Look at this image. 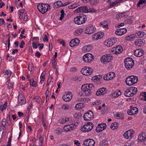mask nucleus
<instances>
[{
  "label": "nucleus",
  "mask_w": 146,
  "mask_h": 146,
  "mask_svg": "<svg viewBox=\"0 0 146 146\" xmlns=\"http://www.w3.org/2000/svg\"><path fill=\"white\" fill-rule=\"evenodd\" d=\"M32 46L34 48H37V43L34 42H33Z\"/></svg>",
  "instance_id": "63"
},
{
  "label": "nucleus",
  "mask_w": 146,
  "mask_h": 146,
  "mask_svg": "<svg viewBox=\"0 0 146 146\" xmlns=\"http://www.w3.org/2000/svg\"><path fill=\"white\" fill-rule=\"evenodd\" d=\"M38 11L42 14L45 13L50 8V6L47 4H38L37 5Z\"/></svg>",
  "instance_id": "4"
},
{
  "label": "nucleus",
  "mask_w": 146,
  "mask_h": 146,
  "mask_svg": "<svg viewBox=\"0 0 146 146\" xmlns=\"http://www.w3.org/2000/svg\"><path fill=\"white\" fill-rule=\"evenodd\" d=\"M114 117L118 119H124V114L120 112H117L114 114Z\"/></svg>",
  "instance_id": "24"
},
{
  "label": "nucleus",
  "mask_w": 146,
  "mask_h": 146,
  "mask_svg": "<svg viewBox=\"0 0 146 146\" xmlns=\"http://www.w3.org/2000/svg\"><path fill=\"white\" fill-rule=\"evenodd\" d=\"M91 128L90 127H88L87 125L86 124L84 125L81 128V130L83 132H86L90 131Z\"/></svg>",
  "instance_id": "25"
},
{
  "label": "nucleus",
  "mask_w": 146,
  "mask_h": 146,
  "mask_svg": "<svg viewBox=\"0 0 146 146\" xmlns=\"http://www.w3.org/2000/svg\"><path fill=\"white\" fill-rule=\"evenodd\" d=\"M56 133L57 134H61L63 131L62 129L60 128H58L55 130Z\"/></svg>",
  "instance_id": "40"
},
{
  "label": "nucleus",
  "mask_w": 146,
  "mask_h": 146,
  "mask_svg": "<svg viewBox=\"0 0 146 146\" xmlns=\"http://www.w3.org/2000/svg\"><path fill=\"white\" fill-rule=\"evenodd\" d=\"M94 56L90 53H87L84 55L82 57L83 61L87 63L90 62L94 59Z\"/></svg>",
  "instance_id": "8"
},
{
  "label": "nucleus",
  "mask_w": 146,
  "mask_h": 146,
  "mask_svg": "<svg viewBox=\"0 0 146 146\" xmlns=\"http://www.w3.org/2000/svg\"><path fill=\"white\" fill-rule=\"evenodd\" d=\"M46 72L45 71H44L43 72L40 76V78L41 79V82H43L45 78V75L46 74Z\"/></svg>",
  "instance_id": "42"
},
{
  "label": "nucleus",
  "mask_w": 146,
  "mask_h": 146,
  "mask_svg": "<svg viewBox=\"0 0 146 146\" xmlns=\"http://www.w3.org/2000/svg\"><path fill=\"white\" fill-rule=\"evenodd\" d=\"M28 80L30 81V84L31 86L33 87H36V82L33 79H32L31 80L29 79Z\"/></svg>",
  "instance_id": "34"
},
{
  "label": "nucleus",
  "mask_w": 146,
  "mask_h": 146,
  "mask_svg": "<svg viewBox=\"0 0 146 146\" xmlns=\"http://www.w3.org/2000/svg\"><path fill=\"white\" fill-rule=\"evenodd\" d=\"M80 42V40L77 38L72 40L69 43L70 47H73L78 44Z\"/></svg>",
  "instance_id": "22"
},
{
  "label": "nucleus",
  "mask_w": 146,
  "mask_h": 146,
  "mask_svg": "<svg viewBox=\"0 0 146 146\" xmlns=\"http://www.w3.org/2000/svg\"><path fill=\"white\" fill-rule=\"evenodd\" d=\"M106 125L105 123H103L101 124H98L96 127V131L98 132H100L106 129Z\"/></svg>",
  "instance_id": "16"
},
{
  "label": "nucleus",
  "mask_w": 146,
  "mask_h": 146,
  "mask_svg": "<svg viewBox=\"0 0 146 146\" xmlns=\"http://www.w3.org/2000/svg\"><path fill=\"white\" fill-rule=\"evenodd\" d=\"M7 103L6 102L4 104V105L3 106L2 108H1V110L3 111L4 110H5L7 108Z\"/></svg>",
  "instance_id": "55"
},
{
  "label": "nucleus",
  "mask_w": 146,
  "mask_h": 146,
  "mask_svg": "<svg viewBox=\"0 0 146 146\" xmlns=\"http://www.w3.org/2000/svg\"><path fill=\"white\" fill-rule=\"evenodd\" d=\"M93 113L90 110L88 111L87 112L84 113V119L86 121L90 120L93 119Z\"/></svg>",
  "instance_id": "10"
},
{
  "label": "nucleus",
  "mask_w": 146,
  "mask_h": 146,
  "mask_svg": "<svg viewBox=\"0 0 146 146\" xmlns=\"http://www.w3.org/2000/svg\"><path fill=\"white\" fill-rule=\"evenodd\" d=\"M145 0H140L138 2L137 5L138 7H139L140 5L143 4V3H145Z\"/></svg>",
  "instance_id": "50"
},
{
  "label": "nucleus",
  "mask_w": 146,
  "mask_h": 146,
  "mask_svg": "<svg viewBox=\"0 0 146 146\" xmlns=\"http://www.w3.org/2000/svg\"><path fill=\"white\" fill-rule=\"evenodd\" d=\"M94 86L92 84H86L83 85L81 89L83 93L82 94L85 96L90 95L93 92Z\"/></svg>",
  "instance_id": "1"
},
{
  "label": "nucleus",
  "mask_w": 146,
  "mask_h": 146,
  "mask_svg": "<svg viewBox=\"0 0 146 146\" xmlns=\"http://www.w3.org/2000/svg\"><path fill=\"white\" fill-rule=\"evenodd\" d=\"M127 31V29L125 28H121L116 30L115 33L117 35L121 36L126 33Z\"/></svg>",
  "instance_id": "19"
},
{
  "label": "nucleus",
  "mask_w": 146,
  "mask_h": 146,
  "mask_svg": "<svg viewBox=\"0 0 146 146\" xmlns=\"http://www.w3.org/2000/svg\"><path fill=\"white\" fill-rule=\"evenodd\" d=\"M104 35V33L103 32H97L93 35L92 38L94 40H98L101 38Z\"/></svg>",
  "instance_id": "18"
},
{
  "label": "nucleus",
  "mask_w": 146,
  "mask_h": 146,
  "mask_svg": "<svg viewBox=\"0 0 146 146\" xmlns=\"http://www.w3.org/2000/svg\"><path fill=\"white\" fill-rule=\"evenodd\" d=\"M138 36L140 37H142L145 35V33L144 32H143L141 31L138 32Z\"/></svg>",
  "instance_id": "46"
},
{
  "label": "nucleus",
  "mask_w": 146,
  "mask_h": 146,
  "mask_svg": "<svg viewBox=\"0 0 146 146\" xmlns=\"http://www.w3.org/2000/svg\"><path fill=\"white\" fill-rule=\"evenodd\" d=\"M81 8V11L84 13H88V8L86 6H83L80 7Z\"/></svg>",
  "instance_id": "41"
},
{
  "label": "nucleus",
  "mask_w": 146,
  "mask_h": 146,
  "mask_svg": "<svg viewBox=\"0 0 146 146\" xmlns=\"http://www.w3.org/2000/svg\"><path fill=\"white\" fill-rule=\"evenodd\" d=\"M35 101L40 104L42 103V100L41 98L40 97H38L37 98Z\"/></svg>",
  "instance_id": "53"
},
{
  "label": "nucleus",
  "mask_w": 146,
  "mask_h": 146,
  "mask_svg": "<svg viewBox=\"0 0 146 146\" xmlns=\"http://www.w3.org/2000/svg\"><path fill=\"white\" fill-rule=\"evenodd\" d=\"M87 19L86 16L84 15L83 14H80L78 16L75 18L74 21L75 23L80 25L84 23Z\"/></svg>",
  "instance_id": "2"
},
{
  "label": "nucleus",
  "mask_w": 146,
  "mask_h": 146,
  "mask_svg": "<svg viewBox=\"0 0 146 146\" xmlns=\"http://www.w3.org/2000/svg\"><path fill=\"white\" fill-rule=\"evenodd\" d=\"M138 80L137 76L132 75L128 76L126 78L125 82L127 85L131 86L136 83Z\"/></svg>",
  "instance_id": "3"
},
{
  "label": "nucleus",
  "mask_w": 146,
  "mask_h": 146,
  "mask_svg": "<svg viewBox=\"0 0 146 146\" xmlns=\"http://www.w3.org/2000/svg\"><path fill=\"white\" fill-rule=\"evenodd\" d=\"M18 15L19 19H22L23 18V14H22L21 11H20L18 13Z\"/></svg>",
  "instance_id": "62"
},
{
  "label": "nucleus",
  "mask_w": 146,
  "mask_h": 146,
  "mask_svg": "<svg viewBox=\"0 0 146 146\" xmlns=\"http://www.w3.org/2000/svg\"><path fill=\"white\" fill-rule=\"evenodd\" d=\"M92 49L91 46L89 45L84 46L82 48V50L83 51H89Z\"/></svg>",
  "instance_id": "33"
},
{
  "label": "nucleus",
  "mask_w": 146,
  "mask_h": 146,
  "mask_svg": "<svg viewBox=\"0 0 146 146\" xmlns=\"http://www.w3.org/2000/svg\"><path fill=\"white\" fill-rule=\"evenodd\" d=\"M113 42H111V41H110V40H109L107 42V44L106 45L108 47H110L112 46L113 44Z\"/></svg>",
  "instance_id": "52"
},
{
  "label": "nucleus",
  "mask_w": 146,
  "mask_h": 146,
  "mask_svg": "<svg viewBox=\"0 0 146 146\" xmlns=\"http://www.w3.org/2000/svg\"><path fill=\"white\" fill-rule=\"evenodd\" d=\"M69 126V124L64 126L63 127L64 130L66 132L70 131L71 130Z\"/></svg>",
  "instance_id": "43"
},
{
  "label": "nucleus",
  "mask_w": 146,
  "mask_h": 146,
  "mask_svg": "<svg viewBox=\"0 0 146 146\" xmlns=\"http://www.w3.org/2000/svg\"><path fill=\"white\" fill-rule=\"evenodd\" d=\"M134 64V62H133L132 63H131L128 64H125V66L126 69L128 70H130L133 67Z\"/></svg>",
  "instance_id": "28"
},
{
  "label": "nucleus",
  "mask_w": 146,
  "mask_h": 146,
  "mask_svg": "<svg viewBox=\"0 0 146 146\" xmlns=\"http://www.w3.org/2000/svg\"><path fill=\"white\" fill-rule=\"evenodd\" d=\"M144 53L143 50L139 49L136 50L134 52V55L137 57H140L143 55Z\"/></svg>",
  "instance_id": "23"
},
{
  "label": "nucleus",
  "mask_w": 146,
  "mask_h": 146,
  "mask_svg": "<svg viewBox=\"0 0 146 146\" xmlns=\"http://www.w3.org/2000/svg\"><path fill=\"white\" fill-rule=\"evenodd\" d=\"M123 50L122 46L120 45H118L113 47L111 49V52L116 54H119Z\"/></svg>",
  "instance_id": "11"
},
{
  "label": "nucleus",
  "mask_w": 146,
  "mask_h": 146,
  "mask_svg": "<svg viewBox=\"0 0 146 146\" xmlns=\"http://www.w3.org/2000/svg\"><path fill=\"white\" fill-rule=\"evenodd\" d=\"M96 11V10L94 8H89L88 9V12H94Z\"/></svg>",
  "instance_id": "54"
},
{
  "label": "nucleus",
  "mask_w": 146,
  "mask_h": 146,
  "mask_svg": "<svg viewBox=\"0 0 146 146\" xmlns=\"http://www.w3.org/2000/svg\"><path fill=\"white\" fill-rule=\"evenodd\" d=\"M25 44V43L24 42V41H22L19 45L20 47L21 48H23V46Z\"/></svg>",
  "instance_id": "60"
},
{
  "label": "nucleus",
  "mask_w": 146,
  "mask_h": 146,
  "mask_svg": "<svg viewBox=\"0 0 146 146\" xmlns=\"http://www.w3.org/2000/svg\"><path fill=\"white\" fill-rule=\"evenodd\" d=\"M134 131L133 130H130L124 133L123 137L127 139H130L132 137V135L134 133Z\"/></svg>",
  "instance_id": "15"
},
{
  "label": "nucleus",
  "mask_w": 146,
  "mask_h": 146,
  "mask_svg": "<svg viewBox=\"0 0 146 146\" xmlns=\"http://www.w3.org/2000/svg\"><path fill=\"white\" fill-rule=\"evenodd\" d=\"M13 84L11 83H9L8 85V88L9 89H12L13 88Z\"/></svg>",
  "instance_id": "56"
},
{
  "label": "nucleus",
  "mask_w": 146,
  "mask_h": 146,
  "mask_svg": "<svg viewBox=\"0 0 146 146\" xmlns=\"http://www.w3.org/2000/svg\"><path fill=\"white\" fill-rule=\"evenodd\" d=\"M95 144V142L93 139H88L84 141L83 145L84 146H94Z\"/></svg>",
  "instance_id": "12"
},
{
  "label": "nucleus",
  "mask_w": 146,
  "mask_h": 146,
  "mask_svg": "<svg viewBox=\"0 0 146 146\" xmlns=\"http://www.w3.org/2000/svg\"><path fill=\"white\" fill-rule=\"evenodd\" d=\"M126 23L128 24H130L132 23V22L131 20L130 19H127L125 21Z\"/></svg>",
  "instance_id": "61"
},
{
  "label": "nucleus",
  "mask_w": 146,
  "mask_h": 146,
  "mask_svg": "<svg viewBox=\"0 0 146 146\" xmlns=\"http://www.w3.org/2000/svg\"><path fill=\"white\" fill-rule=\"evenodd\" d=\"M110 41L113 43V45L116 42L117 40L116 38H111L110 39Z\"/></svg>",
  "instance_id": "58"
},
{
  "label": "nucleus",
  "mask_w": 146,
  "mask_h": 146,
  "mask_svg": "<svg viewBox=\"0 0 146 146\" xmlns=\"http://www.w3.org/2000/svg\"><path fill=\"white\" fill-rule=\"evenodd\" d=\"M6 120L5 119H3L2 121V126L4 127H5V125H6Z\"/></svg>",
  "instance_id": "57"
},
{
  "label": "nucleus",
  "mask_w": 146,
  "mask_h": 146,
  "mask_svg": "<svg viewBox=\"0 0 146 146\" xmlns=\"http://www.w3.org/2000/svg\"><path fill=\"white\" fill-rule=\"evenodd\" d=\"M86 125L89 127H90L91 129H92L93 127V124L92 122H86L85 123Z\"/></svg>",
  "instance_id": "47"
},
{
  "label": "nucleus",
  "mask_w": 146,
  "mask_h": 146,
  "mask_svg": "<svg viewBox=\"0 0 146 146\" xmlns=\"http://www.w3.org/2000/svg\"><path fill=\"white\" fill-rule=\"evenodd\" d=\"M106 89L104 87L98 89L96 93V94L97 96L104 95L106 93Z\"/></svg>",
  "instance_id": "20"
},
{
  "label": "nucleus",
  "mask_w": 146,
  "mask_h": 146,
  "mask_svg": "<svg viewBox=\"0 0 146 146\" xmlns=\"http://www.w3.org/2000/svg\"><path fill=\"white\" fill-rule=\"evenodd\" d=\"M144 41L141 39L137 40L135 42V45L138 46H142L144 44Z\"/></svg>",
  "instance_id": "26"
},
{
  "label": "nucleus",
  "mask_w": 146,
  "mask_h": 146,
  "mask_svg": "<svg viewBox=\"0 0 146 146\" xmlns=\"http://www.w3.org/2000/svg\"><path fill=\"white\" fill-rule=\"evenodd\" d=\"M96 29L95 27L92 25H88L86 27V29L85 30V32L88 35H90L94 32L96 31Z\"/></svg>",
  "instance_id": "9"
},
{
  "label": "nucleus",
  "mask_w": 146,
  "mask_h": 146,
  "mask_svg": "<svg viewBox=\"0 0 146 146\" xmlns=\"http://www.w3.org/2000/svg\"><path fill=\"white\" fill-rule=\"evenodd\" d=\"M130 109L127 111V114L129 115H132L137 114L138 112V109L136 107H133L132 106L130 107Z\"/></svg>",
  "instance_id": "13"
},
{
  "label": "nucleus",
  "mask_w": 146,
  "mask_h": 146,
  "mask_svg": "<svg viewBox=\"0 0 146 146\" xmlns=\"http://www.w3.org/2000/svg\"><path fill=\"white\" fill-rule=\"evenodd\" d=\"M35 55L37 58H39L41 56V54L38 51H36L35 54Z\"/></svg>",
  "instance_id": "64"
},
{
  "label": "nucleus",
  "mask_w": 146,
  "mask_h": 146,
  "mask_svg": "<svg viewBox=\"0 0 146 146\" xmlns=\"http://www.w3.org/2000/svg\"><path fill=\"white\" fill-rule=\"evenodd\" d=\"M101 103L100 100H97L96 101L93 102V104L94 105H100Z\"/></svg>",
  "instance_id": "49"
},
{
  "label": "nucleus",
  "mask_w": 146,
  "mask_h": 146,
  "mask_svg": "<svg viewBox=\"0 0 146 146\" xmlns=\"http://www.w3.org/2000/svg\"><path fill=\"white\" fill-rule=\"evenodd\" d=\"M102 78V76L100 75H98L93 77L92 78V80L93 81L96 82L97 81L99 80Z\"/></svg>",
  "instance_id": "29"
},
{
  "label": "nucleus",
  "mask_w": 146,
  "mask_h": 146,
  "mask_svg": "<svg viewBox=\"0 0 146 146\" xmlns=\"http://www.w3.org/2000/svg\"><path fill=\"white\" fill-rule=\"evenodd\" d=\"M139 141L143 142L145 145H146V133L143 132L139 136L138 138Z\"/></svg>",
  "instance_id": "17"
},
{
  "label": "nucleus",
  "mask_w": 146,
  "mask_h": 146,
  "mask_svg": "<svg viewBox=\"0 0 146 146\" xmlns=\"http://www.w3.org/2000/svg\"><path fill=\"white\" fill-rule=\"evenodd\" d=\"M56 4L59 7H63V4L62 2L60 1H58L56 2Z\"/></svg>",
  "instance_id": "59"
},
{
  "label": "nucleus",
  "mask_w": 146,
  "mask_h": 146,
  "mask_svg": "<svg viewBox=\"0 0 146 146\" xmlns=\"http://www.w3.org/2000/svg\"><path fill=\"white\" fill-rule=\"evenodd\" d=\"M52 61L53 67L54 68H55L56 65V61L55 58L54 57H52Z\"/></svg>",
  "instance_id": "51"
},
{
  "label": "nucleus",
  "mask_w": 146,
  "mask_h": 146,
  "mask_svg": "<svg viewBox=\"0 0 146 146\" xmlns=\"http://www.w3.org/2000/svg\"><path fill=\"white\" fill-rule=\"evenodd\" d=\"M108 142L107 140H104L102 141L101 145L102 146H105L108 144Z\"/></svg>",
  "instance_id": "45"
},
{
  "label": "nucleus",
  "mask_w": 146,
  "mask_h": 146,
  "mask_svg": "<svg viewBox=\"0 0 146 146\" xmlns=\"http://www.w3.org/2000/svg\"><path fill=\"white\" fill-rule=\"evenodd\" d=\"M135 38V37L134 35H130L126 36L125 38V39L127 41H132Z\"/></svg>",
  "instance_id": "27"
},
{
  "label": "nucleus",
  "mask_w": 146,
  "mask_h": 146,
  "mask_svg": "<svg viewBox=\"0 0 146 146\" xmlns=\"http://www.w3.org/2000/svg\"><path fill=\"white\" fill-rule=\"evenodd\" d=\"M133 62H134L133 60L130 58H126L124 60V63L125 64L132 63Z\"/></svg>",
  "instance_id": "30"
},
{
  "label": "nucleus",
  "mask_w": 146,
  "mask_h": 146,
  "mask_svg": "<svg viewBox=\"0 0 146 146\" xmlns=\"http://www.w3.org/2000/svg\"><path fill=\"white\" fill-rule=\"evenodd\" d=\"M62 99L65 102H68L70 100L71 98L69 97L68 94H66V95H64L62 96Z\"/></svg>",
  "instance_id": "31"
},
{
  "label": "nucleus",
  "mask_w": 146,
  "mask_h": 146,
  "mask_svg": "<svg viewBox=\"0 0 146 146\" xmlns=\"http://www.w3.org/2000/svg\"><path fill=\"white\" fill-rule=\"evenodd\" d=\"M137 89L134 87H131L127 89L124 92L126 97H131L134 96L137 92Z\"/></svg>",
  "instance_id": "5"
},
{
  "label": "nucleus",
  "mask_w": 146,
  "mask_h": 146,
  "mask_svg": "<svg viewBox=\"0 0 146 146\" xmlns=\"http://www.w3.org/2000/svg\"><path fill=\"white\" fill-rule=\"evenodd\" d=\"M71 123L70 124H69V126H70V129L71 130H74L76 127V125L75 124V122H72V123Z\"/></svg>",
  "instance_id": "36"
},
{
  "label": "nucleus",
  "mask_w": 146,
  "mask_h": 146,
  "mask_svg": "<svg viewBox=\"0 0 146 146\" xmlns=\"http://www.w3.org/2000/svg\"><path fill=\"white\" fill-rule=\"evenodd\" d=\"M72 108V106L71 105H68L64 104L62 107V108L64 110H68L69 109H71Z\"/></svg>",
  "instance_id": "35"
},
{
  "label": "nucleus",
  "mask_w": 146,
  "mask_h": 146,
  "mask_svg": "<svg viewBox=\"0 0 146 146\" xmlns=\"http://www.w3.org/2000/svg\"><path fill=\"white\" fill-rule=\"evenodd\" d=\"M83 32V30L81 28L76 29L75 31V33L78 35L81 34Z\"/></svg>",
  "instance_id": "44"
},
{
  "label": "nucleus",
  "mask_w": 146,
  "mask_h": 146,
  "mask_svg": "<svg viewBox=\"0 0 146 146\" xmlns=\"http://www.w3.org/2000/svg\"><path fill=\"white\" fill-rule=\"evenodd\" d=\"M19 105H22L26 103L25 99L22 95H19L18 98Z\"/></svg>",
  "instance_id": "21"
},
{
  "label": "nucleus",
  "mask_w": 146,
  "mask_h": 146,
  "mask_svg": "<svg viewBox=\"0 0 146 146\" xmlns=\"http://www.w3.org/2000/svg\"><path fill=\"white\" fill-rule=\"evenodd\" d=\"M84 106V104L82 103H80L76 104L75 106V108L78 110H79L83 108Z\"/></svg>",
  "instance_id": "32"
},
{
  "label": "nucleus",
  "mask_w": 146,
  "mask_h": 146,
  "mask_svg": "<svg viewBox=\"0 0 146 146\" xmlns=\"http://www.w3.org/2000/svg\"><path fill=\"white\" fill-rule=\"evenodd\" d=\"M77 7V5L75 4H73L68 6V8L70 9H73Z\"/></svg>",
  "instance_id": "48"
},
{
  "label": "nucleus",
  "mask_w": 146,
  "mask_h": 146,
  "mask_svg": "<svg viewBox=\"0 0 146 146\" xmlns=\"http://www.w3.org/2000/svg\"><path fill=\"white\" fill-rule=\"evenodd\" d=\"M113 58L111 54H106L103 55L101 58V62L103 64H106L110 62Z\"/></svg>",
  "instance_id": "6"
},
{
  "label": "nucleus",
  "mask_w": 146,
  "mask_h": 146,
  "mask_svg": "<svg viewBox=\"0 0 146 146\" xmlns=\"http://www.w3.org/2000/svg\"><path fill=\"white\" fill-rule=\"evenodd\" d=\"M3 72L5 75H7L9 77L11 75V72L10 70H6L3 71Z\"/></svg>",
  "instance_id": "39"
},
{
  "label": "nucleus",
  "mask_w": 146,
  "mask_h": 146,
  "mask_svg": "<svg viewBox=\"0 0 146 146\" xmlns=\"http://www.w3.org/2000/svg\"><path fill=\"white\" fill-rule=\"evenodd\" d=\"M121 94V91L120 90L116 91L113 93V95L115 97H117Z\"/></svg>",
  "instance_id": "37"
},
{
  "label": "nucleus",
  "mask_w": 146,
  "mask_h": 146,
  "mask_svg": "<svg viewBox=\"0 0 146 146\" xmlns=\"http://www.w3.org/2000/svg\"><path fill=\"white\" fill-rule=\"evenodd\" d=\"M115 74L113 72H110L108 74H106L104 77V79L105 80H108L112 79L115 76Z\"/></svg>",
  "instance_id": "14"
},
{
  "label": "nucleus",
  "mask_w": 146,
  "mask_h": 146,
  "mask_svg": "<svg viewBox=\"0 0 146 146\" xmlns=\"http://www.w3.org/2000/svg\"><path fill=\"white\" fill-rule=\"evenodd\" d=\"M118 125V124L116 122H114L111 125L110 127L111 129L114 130L117 128Z\"/></svg>",
  "instance_id": "38"
},
{
  "label": "nucleus",
  "mask_w": 146,
  "mask_h": 146,
  "mask_svg": "<svg viewBox=\"0 0 146 146\" xmlns=\"http://www.w3.org/2000/svg\"><path fill=\"white\" fill-rule=\"evenodd\" d=\"M82 73L83 75L88 76L92 74L93 73L92 69L89 67H85L81 70Z\"/></svg>",
  "instance_id": "7"
}]
</instances>
